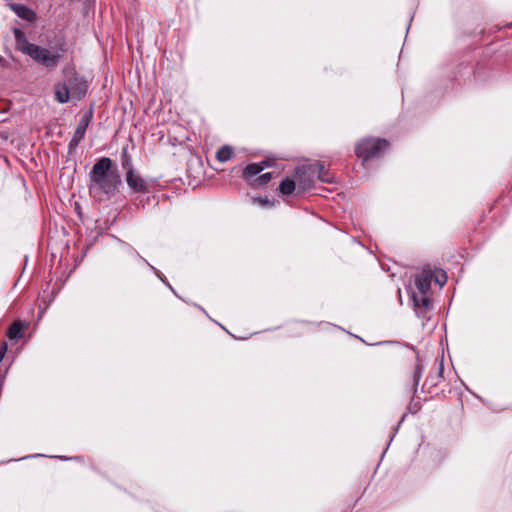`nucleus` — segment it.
Wrapping results in <instances>:
<instances>
[{
	"mask_svg": "<svg viewBox=\"0 0 512 512\" xmlns=\"http://www.w3.org/2000/svg\"><path fill=\"white\" fill-rule=\"evenodd\" d=\"M89 179V192L99 201L111 198L121 185L118 169L108 157L100 158L93 165Z\"/></svg>",
	"mask_w": 512,
	"mask_h": 512,
	"instance_id": "f257e3e1",
	"label": "nucleus"
},
{
	"mask_svg": "<svg viewBox=\"0 0 512 512\" xmlns=\"http://www.w3.org/2000/svg\"><path fill=\"white\" fill-rule=\"evenodd\" d=\"M20 49L23 53L47 68H55L61 58V54L58 51H51L25 41L21 44Z\"/></svg>",
	"mask_w": 512,
	"mask_h": 512,
	"instance_id": "f03ea898",
	"label": "nucleus"
},
{
	"mask_svg": "<svg viewBox=\"0 0 512 512\" xmlns=\"http://www.w3.org/2000/svg\"><path fill=\"white\" fill-rule=\"evenodd\" d=\"M388 148V142L384 139L367 138L363 139L356 147V155L367 161L377 157Z\"/></svg>",
	"mask_w": 512,
	"mask_h": 512,
	"instance_id": "7ed1b4c3",
	"label": "nucleus"
},
{
	"mask_svg": "<svg viewBox=\"0 0 512 512\" xmlns=\"http://www.w3.org/2000/svg\"><path fill=\"white\" fill-rule=\"evenodd\" d=\"M126 182L127 185L137 193H146L148 192V184L147 182L135 172L133 167H130L126 173Z\"/></svg>",
	"mask_w": 512,
	"mask_h": 512,
	"instance_id": "20e7f679",
	"label": "nucleus"
},
{
	"mask_svg": "<svg viewBox=\"0 0 512 512\" xmlns=\"http://www.w3.org/2000/svg\"><path fill=\"white\" fill-rule=\"evenodd\" d=\"M307 168V164H303L296 169V179L299 187L302 190H308L312 188L314 184V179L316 178L311 171H304Z\"/></svg>",
	"mask_w": 512,
	"mask_h": 512,
	"instance_id": "39448f33",
	"label": "nucleus"
},
{
	"mask_svg": "<svg viewBox=\"0 0 512 512\" xmlns=\"http://www.w3.org/2000/svg\"><path fill=\"white\" fill-rule=\"evenodd\" d=\"M66 83L70 87L72 98L81 99L85 95L87 84L83 79L75 76L69 78Z\"/></svg>",
	"mask_w": 512,
	"mask_h": 512,
	"instance_id": "423d86ee",
	"label": "nucleus"
},
{
	"mask_svg": "<svg viewBox=\"0 0 512 512\" xmlns=\"http://www.w3.org/2000/svg\"><path fill=\"white\" fill-rule=\"evenodd\" d=\"M432 272L430 270H423L416 276L415 285L422 295H426L430 290Z\"/></svg>",
	"mask_w": 512,
	"mask_h": 512,
	"instance_id": "0eeeda50",
	"label": "nucleus"
},
{
	"mask_svg": "<svg viewBox=\"0 0 512 512\" xmlns=\"http://www.w3.org/2000/svg\"><path fill=\"white\" fill-rule=\"evenodd\" d=\"M305 172V170H303ZM306 171H311L312 174L322 182H330L332 177L325 170L323 164L317 162L314 164H307Z\"/></svg>",
	"mask_w": 512,
	"mask_h": 512,
	"instance_id": "6e6552de",
	"label": "nucleus"
},
{
	"mask_svg": "<svg viewBox=\"0 0 512 512\" xmlns=\"http://www.w3.org/2000/svg\"><path fill=\"white\" fill-rule=\"evenodd\" d=\"M9 7L22 19L33 21L36 18L35 13L23 4L10 3Z\"/></svg>",
	"mask_w": 512,
	"mask_h": 512,
	"instance_id": "1a4fd4ad",
	"label": "nucleus"
},
{
	"mask_svg": "<svg viewBox=\"0 0 512 512\" xmlns=\"http://www.w3.org/2000/svg\"><path fill=\"white\" fill-rule=\"evenodd\" d=\"M55 96L60 103H66L72 97L70 87H68L66 82L56 85Z\"/></svg>",
	"mask_w": 512,
	"mask_h": 512,
	"instance_id": "9d476101",
	"label": "nucleus"
},
{
	"mask_svg": "<svg viewBox=\"0 0 512 512\" xmlns=\"http://www.w3.org/2000/svg\"><path fill=\"white\" fill-rule=\"evenodd\" d=\"M268 165H269L268 161H262L260 164H258V163L249 164L245 168V170L243 172V176L246 179H250L253 176H256L257 174H259Z\"/></svg>",
	"mask_w": 512,
	"mask_h": 512,
	"instance_id": "9b49d317",
	"label": "nucleus"
},
{
	"mask_svg": "<svg viewBox=\"0 0 512 512\" xmlns=\"http://www.w3.org/2000/svg\"><path fill=\"white\" fill-rule=\"evenodd\" d=\"M233 156V148L225 145L218 149L216 153V159L220 162H227Z\"/></svg>",
	"mask_w": 512,
	"mask_h": 512,
	"instance_id": "f8f14e48",
	"label": "nucleus"
},
{
	"mask_svg": "<svg viewBox=\"0 0 512 512\" xmlns=\"http://www.w3.org/2000/svg\"><path fill=\"white\" fill-rule=\"evenodd\" d=\"M295 181L290 178H285L279 185V190L282 194L290 195L295 190Z\"/></svg>",
	"mask_w": 512,
	"mask_h": 512,
	"instance_id": "ddd939ff",
	"label": "nucleus"
},
{
	"mask_svg": "<svg viewBox=\"0 0 512 512\" xmlns=\"http://www.w3.org/2000/svg\"><path fill=\"white\" fill-rule=\"evenodd\" d=\"M24 325L20 321H15L8 330V337L10 339H17L22 336Z\"/></svg>",
	"mask_w": 512,
	"mask_h": 512,
	"instance_id": "4468645a",
	"label": "nucleus"
},
{
	"mask_svg": "<svg viewBox=\"0 0 512 512\" xmlns=\"http://www.w3.org/2000/svg\"><path fill=\"white\" fill-rule=\"evenodd\" d=\"M87 126H88V119L84 117L81 120L77 129L75 130L74 138H73L74 141L80 142L84 138Z\"/></svg>",
	"mask_w": 512,
	"mask_h": 512,
	"instance_id": "2eb2a0df",
	"label": "nucleus"
},
{
	"mask_svg": "<svg viewBox=\"0 0 512 512\" xmlns=\"http://www.w3.org/2000/svg\"><path fill=\"white\" fill-rule=\"evenodd\" d=\"M414 305L416 308L425 307L428 308L430 305V299L426 297L425 295H422L421 298H417L416 296H413Z\"/></svg>",
	"mask_w": 512,
	"mask_h": 512,
	"instance_id": "dca6fc26",
	"label": "nucleus"
},
{
	"mask_svg": "<svg viewBox=\"0 0 512 512\" xmlns=\"http://www.w3.org/2000/svg\"><path fill=\"white\" fill-rule=\"evenodd\" d=\"M271 180V174L270 173H264L260 175L258 178L255 179V185L262 186L267 184Z\"/></svg>",
	"mask_w": 512,
	"mask_h": 512,
	"instance_id": "f3484780",
	"label": "nucleus"
},
{
	"mask_svg": "<svg viewBox=\"0 0 512 512\" xmlns=\"http://www.w3.org/2000/svg\"><path fill=\"white\" fill-rule=\"evenodd\" d=\"M123 167L124 168H127V170L132 167V162H131V158L128 154V151L126 148L123 149Z\"/></svg>",
	"mask_w": 512,
	"mask_h": 512,
	"instance_id": "a211bd4d",
	"label": "nucleus"
},
{
	"mask_svg": "<svg viewBox=\"0 0 512 512\" xmlns=\"http://www.w3.org/2000/svg\"><path fill=\"white\" fill-rule=\"evenodd\" d=\"M435 281L440 285V286H443L446 281H447V276H446V273L443 272V271H440L437 273V275L435 276Z\"/></svg>",
	"mask_w": 512,
	"mask_h": 512,
	"instance_id": "6ab92c4d",
	"label": "nucleus"
},
{
	"mask_svg": "<svg viewBox=\"0 0 512 512\" xmlns=\"http://www.w3.org/2000/svg\"><path fill=\"white\" fill-rule=\"evenodd\" d=\"M8 350V345L6 342H4L1 347H0V356H2L4 358L6 352Z\"/></svg>",
	"mask_w": 512,
	"mask_h": 512,
	"instance_id": "aec40b11",
	"label": "nucleus"
},
{
	"mask_svg": "<svg viewBox=\"0 0 512 512\" xmlns=\"http://www.w3.org/2000/svg\"><path fill=\"white\" fill-rule=\"evenodd\" d=\"M15 36H16V39H17L18 42H20L24 38L23 33L21 31H19V30L15 31Z\"/></svg>",
	"mask_w": 512,
	"mask_h": 512,
	"instance_id": "412c9836",
	"label": "nucleus"
},
{
	"mask_svg": "<svg viewBox=\"0 0 512 512\" xmlns=\"http://www.w3.org/2000/svg\"><path fill=\"white\" fill-rule=\"evenodd\" d=\"M261 205H266L268 204V200L267 199H259L257 200Z\"/></svg>",
	"mask_w": 512,
	"mask_h": 512,
	"instance_id": "4be33fe9",
	"label": "nucleus"
},
{
	"mask_svg": "<svg viewBox=\"0 0 512 512\" xmlns=\"http://www.w3.org/2000/svg\"><path fill=\"white\" fill-rule=\"evenodd\" d=\"M152 270L155 271V273L157 274L158 277H160V273L155 269V267L151 266Z\"/></svg>",
	"mask_w": 512,
	"mask_h": 512,
	"instance_id": "5701e85b",
	"label": "nucleus"
}]
</instances>
